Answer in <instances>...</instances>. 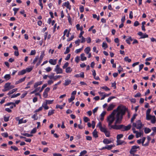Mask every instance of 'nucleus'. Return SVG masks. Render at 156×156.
<instances>
[{"mask_svg": "<svg viewBox=\"0 0 156 156\" xmlns=\"http://www.w3.org/2000/svg\"><path fill=\"white\" fill-rule=\"evenodd\" d=\"M32 69V68H27L25 70H26V72H30Z\"/></svg>", "mask_w": 156, "mask_h": 156, "instance_id": "obj_63", "label": "nucleus"}, {"mask_svg": "<svg viewBox=\"0 0 156 156\" xmlns=\"http://www.w3.org/2000/svg\"><path fill=\"white\" fill-rule=\"evenodd\" d=\"M42 107H43L45 109H48L49 108L47 105V104L46 103H44L43 104Z\"/></svg>", "mask_w": 156, "mask_h": 156, "instance_id": "obj_37", "label": "nucleus"}, {"mask_svg": "<svg viewBox=\"0 0 156 156\" xmlns=\"http://www.w3.org/2000/svg\"><path fill=\"white\" fill-rule=\"evenodd\" d=\"M102 47L103 48H104V49H105V48L108 47L107 44L106 43L103 42L102 44Z\"/></svg>", "mask_w": 156, "mask_h": 156, "instance_id": "obj_49", "label": "nucleus"}, {"mask_svg": "<svg viewBox=\"0 0 156 156\" xmlns=\"http://www.w3.org/2000/svg\"><path fill=\"white\" fill-rule=\"evenodd\" d=\"M24 136H27V137H31L33 136V135L31 134H29L27 133H23L22 134Z\"/></svg>", "mask_w": 156, "mask_h": 156, "instance_id": "obj_57", "label": "nucleus"}, {"mask_svg": "<svg viewBox=\"0 0 156 156\" xmlns=\"http://www.w3.org/2000/svg\"><path fill=\"white\" fill-rule=\"evenodd\" d=\"M138 34L141 37L140 38H145L148 37V36L147 34H143L141 32H139Z\"/></svg>", "mask_w": 156, "mask_h": 156, "instance_id": "obj_10", "label": "nucleus"}, {"mask_svg": "<svg viewBox=\"0 0 156 156\" xmlns=\"http://www.w3.org/2000/svg\"><path fill=\"white\" fill-rule=\"evenodd\" d=\"M38 59V56H36L35 59H34L33 62V64H35L36 62L37 61Z\"/></svg>", "mask_w": 156, "mask_h": 156, "instance_id": "obj_61", "label": "nucleus"}, {"mask_svg": "<svg viewBox=\"0 0 156 156\" xmlns=\"http://www.w3.org/2000/svg\"><path fill=\"white\" fill-rule=\"evenodd\" d=\"M143 125L140 120H138L136 122H133V126L134 127H136L137 129H140Z\"/></svg>", "mask_w": 156, "mask_h": 156, "instance_id": "obj_3", "label": "nucleus"}, {"mask_svg": "<svg viewBox=\"0 0 156 156\" xmlns=\"http://www.w3.org/2000/svg\"><path fill=\"white\" fill-rule=\"evenodd\" d=\"M53 83V81L51 80H48L47 82L48 84V85H50Z\"/></svg>", "mask_w": 156, "mask_h": 156, "instance_id": "obj_64", "label": "nucleus"}, {"mask_svg": "<svg viewBox=\"0 0 156 156\" xmlns=\"http://www.w3.org/2000/svg\"><path fill=\"white\" fill-rule=\"evenodd\" d=\"M117 145H121L124 143L125 144H126V143L124 141H122L120 140H117Z\"/></svg>", "mask_w": 156, "mask_h": 156, "instance_id": "obj_19", "label": "nucleus"}, {"mask_svg": "<svg viewBox=\"0 0 156 156\" xmlns=\"http://www.w3.org/2000/svg\"><path fill=\"white\" fill-rule=\"evenodd\" d=\"M76 28L77 30H80L81 31H82L83 30V27L82 26L81 27H80V25L79 24H77L76 25Z\"/></svg>", "mask_w": 156, "mask_h": 156, "instance_id": "obj_33", "label": "nucleus"}, {"mask_svg": "<svg viewBox=\"0 0 156 156\" xmlns=\"http://www.w3.org/2000/svg\"><path fill=\"white\" fill-rule=\"evenodd\" d=\"M114 145H107L105 147V148L106 149H107L108 150H110L111 149L112 147H114Z\"/></svg>", "mask_w": 156, "mask_h": 156, "instance_id": "obj_23", "label": "nucleus"}, {"mask_svg": "<svg viewBox=\"0 0 156 156\" xmlns=\"http://www.w3.org/2000/svg\"><path fill=\"white\" fill-rule=\"evenodd\" d=\"M4 78L6 80H8L11 78V76L10 74H6L4 76Z\"/></svg>", "mask_w": 156, "mask_h": 156, "instance_id": "obj_25", "label": "nucleus"}, {"mask_svg": "<svg viewBox=\"0 0 156 156\" xmlns=\"http://www.w3.org/2000/svg\"><path fill=\"white\" fill-rule=\"evenodd\" d=\"M83 120L85 122H87L90 120V119L87 117H84L83 118Z\"/></svg>", "mask_w": 156, "mask_h": 156, "instance_id": "obj_59", "label": "nucleus"}, {"mask_svg": "<svg viewBox=\"0 0 156 156\" xmlns=\"http://www.w3.org/2000/svg\"><path fill=\"white\" fill-rule=\"evenodd\" d=\"M139 147L136 145L133 146L129 151L130 153L132 154H134V153L136 151L137 149L139 148Z\"/></svg>", "mask_w": 156, "mask_h": 156, "instance_id": "obj_6", "label": "nucleus"}, {"mask_svg": "<svg viewBox=\"0 0 156 156\" xmlns=\"http://www.w3.org/2000/svg\"><path fill=\"white\" fill-rule=\"evenodd\" d=\"M131 126L130 124H129L127 126H126L123 125H114V126H112V127L113 128V129H122V131H124L129 130L131 128Z\"/></svg>", "mask_w": 156, "mask_h": 156, "instance_id": "obj_2", "label": "nucleus"}, {"mask_svg": "<svg viewBox=\"0 0 156 156\" xmlns=\"http://www.w3.org/2000/svg\"><path fill=\"white\" fill-rule=\"evenodd\" d=\"M67 31H68L67 29H66L64 31V33H63V34H64L63 36L62 37L63 40H64L65 39V36L66 35V34L67 32Z\"/></svg>", "mask_w": 156, "mask_h": 156, "instance_id": "obj_45", "label": "nucleus"}, {"mask_svg": "<svg viewBox=\"0 0 156 156\" xmlns=\"http://www.w3.org/2000/svg\"><path fill=\"white\" fill-rule=\"evenodd\" d=\"M63 5L66 7L68 9L70 10L71 6L70 5L69 2L68 1L66 2L63 4Z\"/></svg>", "mask_w": 156, "mask_h": 156, "instance_id": "obj_11", "label": "nucleus"}, {"mask_svg": "<svg viewBox=\"0 0 156 156\" xmlns=\"http://www.w3.org/2000/svg\"><path fill=\"white\" fill-rule=\"evenodd\" d=\"M36 53V51L35 50H32L31 51L30 53V55H34Z\"/></svg>", "mask_w": 156, "mask_h": 156, "instance_id": "obj_51", "label": "nucleus"}, {"mask_svg": "<svg viewBox=\"0 0 156 156\" xmlns=\"http://www.w3.org/2000/svg\"><path fill=\"white\" fill-rule=\"evenodd\" d=\"M124 60L125 61L128 62H130L131 61V60L129 58L128 56L124 58Z\"/></svg>", "mask_w": 156, "mask_h": 156, "instance_id": "obj_41", "label": "nucleus"}, {"mask_svg": "<svg viewBox=\"0 0 156 156\" xmlns=\"http://www.w3.org/2000/svg\"><path fill=\"white\" fill-rule=\"evenodd\" d=\"M53 100H46V103L47 104H51L53 101Z\"/></svg>", "mask_w": 156, "mask_h": 156, "instance_id": "obj_47", "label": "nucleus"}, {"mask_svg": "<svg viewBox=\"0 0 156 156\" xmlns=\"http://www.w3.org/2000/svg\"><path fill=\"white\" fill-rule=\"evenodd\" d=\"M87 153V151H86L83 150L80 152V155L82 156V155L85 154Z\"/></svg>", "mask_w": 156, "mask_h": 156, "instance_id": "obj_58", "label": "nucleus"}, {"mask_svg": "<svg viewBox=\"0 0 156 156\" xmlns=\"http://www.w3.org/2000/svg\"><path fill=\"white\" fill-rule=\"evenodd\" d=\"M113 141L114 140L112 138H111L110 139V140L106 138L104 139L103 140V142L105 144H108L111 143L113 142Z\"/></svg>", "mask_w": 156, "mask_h": 156, "instance_id": "obj_9", "label": "nucleus"}, {"mask_svg": "<svg viewBox=\"0 0 156 156\" xmlns=\"http://www.w3.org/2000/svg\"><path fill=\"white\" fill-rule=\"evenodd\" d=\"M10 83H6L4 86L8 90H10Z\"/></svg>", "mask_w": 156, "mask_h": 156, "instance_id": "obj_30", "label": "nucleus"}, {"mask_svg": "<svg viewBox=\"0 0 156 156\" xmlns=\"http://www.w3.org/2000/svg\"><path fill=\"white\" fill-rule=\"evenodd\" d=\"M123 136V135L122 134H119L117 135V140H119V139L120 138H122Z\"/></svg>", "mask_w": 156, "mask_h": 156, "instance_id": "obj_43", "label": "nucleus"}, {"mask_svg": "<svg viewBox=\"0 0 156 156\" xmlns=\"http://www.w3.org/2000/svg\"><path fill=\"white\" fill-rule=\"evenodd\" d=\"M133 39H132L131 37H129L126 40V43L130 44V41H132Z\"/></svg>", "mask_w": 156, "mask_h": 156, "instance_id": "obj_18", "label": "nucleus"}, {"mask_svg": "<svg viewBox=\"0 0 156 156\" xmlns=\"http://www.w3.org/2000/svg\"><path fill=\"white\" fill-rule=\"evenodd\" d=\"M84 54L82 53L80 55L81 60L82 61L86 60L87 59V58L84 56Z\"/></svg>", "mask_w": 156, "mask_h": 156, "instance_id": "obj_22", "label": "nucleus"}, {"mask_svg": "<svg viewBox=\"0 0 156 156\" xmlns=\"http://www.w3.org/2000/svg\"><path fill=\"white\" fill-rule=\"evenodd\" d=\"M111 63L112 64V67L114 68H115L116 67L115 63H114V60L113 59H111Z\"/></svg>", "mask_w": 156, "mask_h": 156, "instance_id": "obj_39", "label": "nucleus"}, {"mask_svg": "<svg viewBox=\"0 0 156 156\" xmlns=\"http://www.w3.org/2000/svg\"><path fill=\"white\" fill-rule=\"evenodd\" d=\"M26 73V70L25 69H23L19 72L18 74L19 75H23Z\"/></svg>", "mask_w": 156, "mask_h": 156, "instance_id": "obj_29", "label": "nucleus"}, {"mask_svg": "<svg viewBox=\"0 0 156 156\" xmlns=\"http://www.w3.org/2000/svg\"><path fill=\"white\" fill-rule=\"evenodd\" d=\"M32 118L34 119V120H37L38 119V117L37 115V114L36 113L34 114L32 116Z\"/></svg>", "mask_w": 156, "mask_h": 156, "instance_id": "obj_40", "label": "nucleus"}, {"mask_svg": "<svg viewBox=\"0 0 156 156\" xmlns=\"http://www.w3.org/2000/svg\"><path fill=\"white\" fill-rule=\"evenodd\" d=\"M72 71V69L70 67H67L66 69V73H70Z\"/></svg>", "mask_w": 156, "mask_h": 156, "instance_id": "obj_27", "label": "nucleus"}, {"mask_svg": "<svg viewBox=\"0 0 156 156\" xmlns=\"http://www.w3.org/2000/svg\"><path fill=\"white\" fill-rule=\"evenodd\" d=\"M71 81L70 80H65V83H64V85L65 86H67L71 83Z\"/></svg>", "mask_w": 156, "mask_h": 156, "instance_id": "obj_31", "label": "nucleus"}, {"mask_svg": "<svg viewBox=\"0 0 156 156\" xmlns=\"http://www.w3.org/2000/svg\"><path fill=\"white\" fill-rule=\"evenodd\" d=\"M62 77V76L60 75H58V76H54V77L53 78V79L55 80H56L57 79L59 78H60Z\"/></svg>", "mask_w": 156, "mask_h": 156, "instance_id": "obj_52", "label": "nucleus"}, {"mask_svg": "<svg viewBox=\"0 0 156 156\" xmlns=\"http://www.w3.org/2000/svg\"><path fill=\"white\" fill-rule=\"evenodd\" d=\"M151 111V109H148L147 110L146 113V118H147V117H148L149 116L151 115H150Z\"/></svg>", "mask_w": 156, "mask_h": 156, "instance_id": "obj_34", "label": "nucleus"}, {"mask_svg": "<svg viewBox=\"0 0 156 156\" xmlns=\"http://www.w3.org/2000/svg\"><path fill=\"white\" fill-rule=\"evenodd\" d=\"M80 40L79 39H78L77 40L75 41V43L77 46H78L80 44Z\"/></svg>", "mask_w": 156, "mask_h": 156, "instance_id": "obj_60", "label": "nucleus"}, {"mask_svg": "<svg viewBox=\"0 0 156 156\" xmlns=\"http://www.w3.org/2000/svg\"><path fill=\"white\" fill-rule=\"evenodd\" d=\"M17 90V88H15L12 89L11 90H10L8 93L7 95H9L11 94H12L15 92Z\"/></svg>", "mask_w": 156, "mask_h": 156, "instance_id": "obj_21", "label": "nucleus"}, {"mask_svg": "<svg viewBox=\"0 0 156 156\" xmlns=\"http://www.w3.org/2000/svg\"><path fill=\"white\" fill-rule=\"evenodd\" d=\"M146 119L148 120H150L152 124H154L156 122V117L154 115H150L146 118Z\"/></svg>", "mask_w": 156, "mask_h": 156, "instance_id": "obj_4", "label": "nucleus"}, {"mask_svg": "<svg viewBox=\"0 0 156 156\" xmlns=\"http://www.w3.org/2000/svg\"><path fill=\"white\" fill-rule=\"evenodd\" d=\"M136 136V138H138L140 137L141 136H142L143 134V132H138V131L136 132L135 133Z\"/></svg>", "mask_w": 156, "mask_h": 156, "instance_id": "obj_16", "label": "nucleus"}, {"mask_svg": "<svg viewBox=\"0 0 156 156\" xmlns=\"http://www.w3.org/2000/svg\"><path fill=\"white\" fill-rule=\"evenodd\" d=\"M44 55V51H41V55L40 56L39 59L42 60Z\"/></svg>", "mask_w": 156, "mask_h": 156, "instance_id": "obj_26", "label": "nucleus"}, {"mask_svg": "<svg viewBox=\"0 0 156 156\" xmlns=\"http://www.w3.org/2000/svg\"><path fill=\"white\" fill-rule=\"evenodd\" d=\"M13 105L14 106V107L16 106V105L15 104V103H14L12 102L8 103H7L5 105V106H9V105Z\"/></svg>", "mask_w": 156, "mask_h": 156, "instance_id": "obj_46", "label": "nucleus"}, {"mask_svg": "<svg viewBox=\"0 0 156 156\" xmlns=\"http://www.w3.org/2000/svg\"><path fill=\"white\" fill-rule=\"evenodd\" d=\"M11 148L14 150L15 151H17L18 150V148L15 146H11Z\"/></svg>", "mask_w": 156, "mask_h": 156, "instance_id": "obj_48", "label": "nucleus"}, {"mask_svg": "<svg viewBox=\"0 0 156 156\" xmlns=\"http://www.w3.org/2000/svg\"><path fill=\"white\" fill-rule=\"evenodd\" d=\"M27 94V91H25L24 93L21 96V97H20L21 98H23L25 96H26Z\"/></svg>", "mask_w": 156, "mask_h": 156, "instance_id": "obj_53", "label": "nucleus"}, {"mask_svg": "<svg viewBox=\"0 0 156 156\" xmlns=\"http://www.w3.org/2000/svg\"><path fill=\"white\" fill-rule=\"evenodd\" d=\"M47 85L48 84L47 83H45L43 84L42 86V87L40 90V92H41L43 91L44 88L47 86Z\"/></svg>", "mask_w": 156, "mask_h": 156, "instance_id": "obj_38", "label": "nucleus"}, {"mask_svg": "<svg viewBox=\"0 0 156 156\" xmlns=\"http://www.w3.org/2000/svg\"><path fill=\"white\" fill-rule=\"evenodd\" d=\"M75 96L73 95H72L71 98L68 99V101L70 103L73 101L75 99Z\"/></svg>", "mask_w": 156, "mask_h": 156, "instance_id": "obj_42", "label": "nucleus"}, {"mask_svg": "<svg viewBox=\"0 0 156 156\" xmlns=\"http://www.w3.org/2000/svg\"><path fill=\"white\" fill-rule=\"evenodd\" d=\"M50 89L49 87L46 88L44 90L43 93V96L44 98H47L48 96V93L50 91Z\"/></svg>", "mask_w": 156, "mask_h": 156, "instance_id": "obj_8", "label": "nucleus"}, {"mask_svg": "<svg viewBox=\"0 0 156 156\" xmlns=\"http://www.w3.org/2000/svg\"><path fill=\"white\" fill-rule=\"evenodd\" d=\"M54 71L57 74H61L63 72L62 69L58 65L56 66Z\"/></svg>", "mask_w": 156, "mask_h": 156, "instance_id": "obj_5", "label": "nucleus"}, {"mask_svg": "<svg viewBox=\"0 0 156 156\" xmlns=\"http://www.w3.org/2000/svg\"><path fill=\"white\" fill-rule=\"evenodd\" d=\"M115 98V96L110 97L108 98V100H107V102H109L112 99Z\"/></svg>", "mask_w": 156, "mask_h": 156, "instance_id": "obj_55", "label": "nucleus"}, {"mask_svg": "<svg viewBox=\"0 0 156 156\" xmlns=\"http://www.w3.org/2000/svg\"><path fill=\"white\" fill-rule=\"evenodd\" d=\"M126 108L125 107L122 106H119L116 109L114 110L112 113L107 118V121L108 123V126L110 127V129H113L112 124L115 120V118L116 120L115 125L120 124L121 123L122 116L125 113Z\"/></svg>", "mask_w": 156, "mask_h": 156, "instance_id": "obj_1", "label": "nucleus"}, {"mask_svg": "<svg viewBox=\"0 0 156 156\" xmlns=\"http://www.w3.org/2000/svg\"><path fill=\"white\" fill-rule=\"evenodd\" d=\"M151 131V130L148 128H145L144 129V132L146 134L150 132Z\"/></svg>", "mask_w": 156, "mask_h": 156, "instance_id": "obj_20", "label": "nucleus"}, {"mask_svg": "<svg viewBox=\"0 0 156 156\" xmlns=\"http://www.w3.org/2000/svg\"><path fill=\"white\" fill-rule=\"evenodd\" d=\"M90 50V47H87L84 49V51L87 54L89 53V52Z\"/></svg>", "mask_w": 156, "mask_h": 156, "instance_id": "obj_28", "label": "nucleus"}, {"mask_svg": "<svg viewBox=\"0 0 156 156\" xmlns=\"http://www.w3.org/2000/svg\"><path fill=\"white\" fill-rule=\"evenodd\" d=\"M137 115L136 114H135L133 115V116L131 118V122H133L134 121V119H135L136 117L137 116Z\"/></svg>", "mask_w": 156, "mask_h": 156, "instance_id": "obj_44", "label": "nucleus"}, {"mask_svg": "<svg viewBox=\"0 0 156 156\" xmlns=\"http://www.w3.org/2000/svg\"><path fill=\"white\" fill-rule=\"evenodd\" d=\"M42 107H40L38 109H36L35 110L34 112V113H37L41 111L42 109Z\"/></svg>", "mask_w": 156, "mask_h": 156, "instance_id": "obj_56", "label": "nucleus"}, {"mask_svg": "<svg viewBox=\"0 0 156 156\" xmlns=\"http://www.w3.org/2000/svg\"><path fill=\"white\" fill-rule=\"evenodd\" d=\"M51 68L50 67H48L45 69V70L47 72H49L51 70Z\"/></svg>", "mask_w": 156, "mask_h": 156, "instance_id": "obj_62", "label": "nucleus"}, {"mask_svg": "<svg viewBox=\"0 0 156 156\" xmlns=\"http://www.w3.org/2000/svg\"><path fill=\"white\" fill-rule=\"evenodd\" d=\"M115 105L113 104H111L108 107L107 110L108 111H110L112 110L115 107Z\"/></svg>", "mask_w": 156, "mask_h": 156, "instance_id": "obj_17", "label": "nucleus"}, {"mask_svg": "<svg viewBox=\"0 0 156 156\" xmlns=\"http://www.w3.org/2000/svg\"><path fill=\"white\" fill-rule=\"evenodd\" d=\"M36 88L33 91L31 92L30 93V94H33L35 93L36 92L38 91L40 89V87H39L37 88Z\"/></svg>", "mask_w": 156, "mask_h": 156, "instance_id": "obj_36", "label": "nucleus"}, {"mask_svg": "<svg viewBox=\"0 0 156 156\" xmlns=\"http://www.w3.org/2000/svg\"><path fill=\"white\" fill-rule=\"evenodd\" d=\"M42 84V82L41 81H38L35 83L34 85V87L37 88L38 86Z\"/></svg>", "mask_w": 156, "mask_h": 156, "instance_id": "obj_15", "label": "nucleus"}, {"mask_svg": "<svg viewBox=\"0 0 156 156\" xmlns=\"http://www.w3.org/2000/svg\"><path fill=\"white\" fill-rule=\"evenodd\" d=\"M61 81H59L57 83L53 85V90H55L56 89L57 87L56 86H57L58 85H59L61 83Z\"/></svg>", "mask_w": 156, "mask_h": 156, "instance_id": "obj_24", "label": "nucleus"}, {"mask_svg": "<svg viewBox=\"0 0 156 156\" xmlns=\"http://www.w3.org/2000/svg\"><path fill=\"white\" fill-rule=\"evenodd\" d=\"M27 122V120H23V119H20L19 120L18 124H20L22 123H25Z\"/></svg>", "mask_w": 156, "mask_h": 156, "instance_id": "obj_35", "label": "nucleus"}, {"mask_svg": "<svg viewBox=\"0 0 156 156\" xmlns=\"http://www.w3.org/2000/svg\"><path fill=\"white\" fill-rule=\"evenodd\" d=\"M57 59H50L49 60V62L51 65H55L57 63Z\"/></svg>", "mask_w": 156, "mask_h": 156, "instance_id": "obj_12", "label": "nucleus"}, {"mask_svg": "<svg viewBox=\"0 0 156 156\" xmlns=\"http://www.w3.org/2000/svg\"><path fill=\"white\" fill-rule=\"evenodd\" d=\"M69 51H70V49H69V47H67V48H66V51L64 52V53L65 54H67L68 53H69Z\"/></svg>", "mask_w": 156, "mask_h": 156, "instance_id": "obj_54", "label": "nucleus"}, {"mask_svg": "<svg viewBox=\"0 0 156 156\" xmlns=\"http://www.w3.org/2000/svg\"><path fill=\"white\" fill-rule=\"evenodd\" d=\"M54 110H49L48 113V116H50L54 113Z\"/></svg>", "mask_w": 156, "mask_h": 156, "instance_id": "obj_32", "label": "nucleus"}, {"mask_svg": "<svg viewBox=\"0 0 156 156\" xmlns=\"http://www.w3.org/2000/svg\"><path fill=\"white\" fill-rule=\"evenodd\" d=\"M101 131L102 132H103L106 137H109L110 136V132L107 130L106 127L104 128Z\"/></svg>", "mask_w": 156, "mask_h": 156, "instance_id": "obj_7", "label": "nucleus"}, {"mask_svg": "<svg viewBox=\"0 0 156 156\" xmlns=\"http://www.w3.org/2000/svg\"><path fill=\"white\" fill-rule=\"evenodd\" d=\"M69 63L68 62H66L63 66V68L64 69L65 68H66L68 66H69Z\"/></svg>", "mask_w": 156, "mask_h": 156, "instance_id": "obj_50", "label": "nucleus"}, {"mask_svg": "<svg viewBox=\"0 0 156 156\" xmlns=\"http://www.w3.org/2000/svg\"><path fill=\"white\" fill-rule=\"evenodd\" d=\"M93 136L95 138H97L98 137V132L96 129H95L92 133Z\"/></svg>", "mask_w": 156, "mask_h": 156, "instance_id": "obj_14", "label": "nucleus"}, {"mask_svg": "<svg viewBox=\"0 0 156 156\" xmlns=\"http://www.w3.org/2000/svg\"><path fill=\"white\" fill-rule=\"evenodd\" d=\"M97 127H98L100 129L101 131L104 128H105L106 126H104L103 127L101 125V122H99L97 126Z\"/></svg>", "mask_w": 156, "mask_h": 156, "instance_id": "obj_13", "label": "nucleus"}]
</instances>
